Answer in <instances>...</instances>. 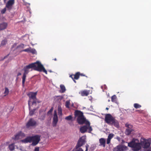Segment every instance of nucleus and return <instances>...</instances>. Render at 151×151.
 Returning a JSON list of instances; mask_svg holds the SVG:
<instances>
[{
	"instance_id": "5701e85b",
	"label": "nucleus",
	"mask_w": 151,
	"mask_h": 151,
	"mask_svg": "<svg viewBox=\"0 0 151 151\" xmlns=\"http://www.w3.org/2000/svg\"><path fill=\"white\" fill-rule=\"evenodd\" d=\"M30 52L32 53L33 54H37V51L36 50L34 49H32L31 47V49H30Z\"/></svg>"
},
{
	"instance_id": "37998d69",
	"label": "nucleus",
	"mask_w": 151,
	"mask_h": 151,
	"mask_svg": "<svg viewBox=\"0 0 151 151\" xmlns=\"http://www.w3.org/2000/svg\"><path fill=\"white\" fill-rule=\"evenodd\" d=\"M21 75V73H19L17 74V76H19V75Z\"/></svg>"
},
{
	"instance_id": "9b49d317",
	"label": "nucleus",
	"mask_w": 151,
	"mask_h": 151,
	"mask_svg": "<svg viewBox=\"0 0 151 151\" xmlns=\"http://www.w3.org/2000/svg\"><path fill=\"white\" fill-rule=\"evenodd\" d=\"M14 0H9L6 4V7L7 10H10L12 8V6L14 3Z\"/></svg>"
},
{
	"instance_id": "f03ea898",
	"label": "nucleus",
	"mask_w": 151,
	"mask_h": 151,
	"mask_svg": "<svg viewBox=\"0 0 151 151\" xmlns=\"http://www.w3.org/2000/svg\"><path fill=\"white\" fill-rule=\"evenodd\" d=\"M40 136L38 135L32 137H28L25 139L22 140L21 141L23 143H26L32 142V145L35 146L37 145L40 141Z\"/></svg>"
},
{
	"instance_id": "a878e982",
	"label": "nucleus",
	"mask_w": 151,
	"mask_h": 151,
	"mask_svg": "<svg viewBox=\"0 0 151 151\" xmlns=\"http://www.w3.org/2000/svg\"><path fill=\"white\" fill-rule=\"evenodd\" d=\"M9 93V91L8 89L7 88H5V91L4 92V94H5L4 96H6V95L8 94Z\"/></svg>"
},
{
	"instance_id": "1a4fd4ad",
	"label": "nucleus",
	"mask_w": 151,
	"mask_h": 151,
	"mask_svg": "<svg viewBox=\"0 0 151 151\" xmlns=\"http://www.w3.org/2000/svg\"><path fill=\"white\" fill-rule=\"evenodd\" d=\"M86 136H83L79 140L76 147H79L82 146L85 142Z\"/></svg>"
},
{
	"instance_id": "de8ad7c7",
	"label": "nucleus",
	"mask_w": 151,
	"mask_h": 151,
	"mask_svg": "<svg viewBox=\"0 0 151 151\" xmlns=\"http://www.w3.org/2000/svg\"><path fill=\"white\" fill-rule=\"evenodd\" d=\"M50 72H52V71L51 70H50L49 71Z\"/></svg>"
},
{
	"instance_id": "c756f323",
	"label": "nucleus",
	"mask_w": 151,
	"mask_h": 151,
	"mask_svg": "<svg viewBox=\"0 0 151 151\" xmlns=\"http://www.w3.org/2000/svg\"><path fill=\"white\" fill-rule=\"evenodd\" d=\"M134 107L136 109L139 108L141 107V106L138 104H134Z\"/></svg>"
},
{
	"instance_id": "4c0bfd02",
	"label": "nucleus",
	"mask_w": 151,
	"mask_h": 151,
	"mask_svg": "<svg viewBox=\"0 0 151 151\" xmlns=\"http://www.w3.org/2000/svg\"><path fill=\"white\" fill-rule=\"evenodd\" d=\"M53 110V108H52L50 110L48 111V114H51L52 112V111Z\"/></svg>"
},
{
	"instance_id": "412c9836",
	"label": "nucleus",
	"mask_w": 151,
	"mask_h": 151,
	"mask_svg": "<svg viewBox=\"0 0 151 151\" xmlns=\"http://www.w3.org/2000/svg\"><path fill=\"white\" fill-rule=\"evenodd\" d=\"M132 131V129H127L125 131V134L127 135H129Z\"/></svg>"
},
{
	"instance_id": "f3484780",
	"label": "nucleus",
	"mask_w": 151,
	"mask_h": 151,
	"mask_svg": "<svg viewBox=\"0 0 151 151\" xmlns=\"http://www.w3.org/2000/svg\"><path fill=\"white\" fill-rule=\"evenodd\" d=\"M89 147V146L87 144L86 146V150L85 151H88V148ZM76 150L75 151H83V149L81 148H79L78 147H76Z\"/></svg>"
},
{
	"instance_id": "cd10ccee",
	"label": "nucleus",
	"mask_w": 151,
	"mask_h": 151,
	"mask_svg": "<svg viewBox=\"0 0 151 151\" xmlns=\"http://www.w3.org/2000/svg\"><path fill=\"white\" fill-rule=\"evenodd\" d=\"M24 72L23 74L27 75L29 72V69L25 67L24 68Z\"/></svg>"
},
{
	"instance_id": "39448f33",
	"label": "nucleus",
	"mask_w": 151,
	"mask_h": 151,
	"mask_svg": "<svg viewBox=\"0 0 151 151\" xmlns=\"http://www.w3.org/2000/svg\"><path fill=\"white\" fill-rule=\"evenodd\" d=\"M75 115L76 117H77V121L80 124H86L87 122H89L87 121L83 117V113L79 111H76L75 112Z\"/></svg>"
},
{
	"instance_id": "e433bc0d",
	"label": "nucleus",
	"mask_w": 151,
	"mask_h": 151,
	"mask_svg": "<svg viewBox=\"0 0 151 151\" xmlns=\"http://www.w3.org/2000/svg\"><path fill=\"white\" fill-rule=\"evenodd\" d=\"M69 102L68 101H66V102L65 106L66 107L68 108L69 107Z\"/></svg>"
},
{
	"instance_id": "ea45409f",
	"label": "nucleus",
	"mask_w": 151,
	"mask_h": 151,
	"mask_svg": "<svg viewBox=\"0 0 151 151\" xmlns=\"http://www.w3.org/2000/svg\"><path fill=\"white\" fill-rule=\"evenodd\" d=\"M44 118H45V116H43L42 118H40V119L42 120H43L44 119Z\"/></svg>"
},
{
	"instance_id": "b1692460",
	"label": "nucleus",
	"mask_w": 151,
	"mask_h": 151,
	"mask_svg": "<svg viewBox=\"0 0 151 151\" xmlns=\"http://www.w3.org/2000/svg\"><path fill=\"white\" fill-rule=\"evenodd\" d=\"M79 73L78 72L76 73L75 75H74V79H78L79 78Z\"/></svg>"
},
{
	"instance_id": "8fccbe9b",
	"label": "nucleus",
	"mask_w": 151,
	"mask_h": 151,
	"mask_svg": "<svg viewBox=\"0 0 151 151\" xmlns=\"http://www.w3.org/2000/svg\"><path fill=\"white\" fill-rule=\"evenodd\" d=\"M108 101L109 102L110 101V100L109 99L108 100Z\"/></svg>"
},
{
	"instance_id": "f704fd0d",
	"label": "nucleus",
	"mask_w": 151,
	"mask_h": 151,
	"mask_svg": "<svg viewBox=\"0 0 151 151\" xmlns=\"http://www.w3.org/2000/svg\"><path fill=\"white\" fill-rule=\"evenodd\" d=\"M30 49H31V47H29V48L23 50L22 51L27 52H30Z\"/></svg>"
},
{
	"instance_id": "7c9ffc66",
	"label": "nucleus",
	"mask_w": 151,
	"mask_h": 151,
	"mask_svg": "<svg viewBox=\"0 0 151 151\" xmlns=\"http://www.w3.org/2000/svg\"><path fill=\"white\" fill-rule=\"evenodd\" d=\"M65 119L67 120H70L72 119V117L71 115H69L68 116H66L65 118Z\"/></svg>"
},
{
	"instance_id": "79ce46f5",
	"label": "nucleus",
	"mask_w": 151,
	"mask_h": 151,
	"mask_svg": "<svg viewBox=\"0 0 151 151\" xmlns=\"http://www.w3.org/2000/svg\"><path fill=\"white\" fill-rule=\"evenodd\" d=\"M73 76L74 75L70 76V77H71L73 79H74Z\"/></svg>"
},
{
	"instance_id": "2f4dec72",
	"label": "nucleus",
	"mask_w": 151,
	"mask_h": 151,
	"mask_svg": "<svg viewBox=\"0 0 151 151\" xmlns=\"http://www.w3.org/2000/svg\"><path fill=\"white\" fill-rule=\"evenodd\" d=\"M125 126L128 128L127 129H131L132 127V126L131 125L128 123H126L125 124Z\"/></svg>"
},
{
	"instance_id": "a19ab883",
	"label": "nucleus",
	"mask_w": 151,
	"mask_h": 151,
	"mask_svg": "<svg viewBox=\"0 0 151 151\" xmlns=\"http://www.w3.org/2000/svg\"><path fill=\"white\" fill-rule=\"evenodd\" d=\"M20 46L22 48L24 47V45L23 44H21L20 45Z\"/></svg>"
},
{
	"instance_id": "49530a36",
	"label": "nucleus",
	"mask_w": 151,
	"mask_h": 151,
	"mask_svg": "<svg viewBox=\"0 0 151 151\" xmlns=\"http://www.w3.org/2000/svg\"><path fill=\"white\" fill-rule=\"evenodd\" d=\"M108 109H109V108H108L107 107V108H106V110H108Z\"/></svg>"
},
{
	"instance_id": "2eb2a0df",
	"label": "nucleus",
	"mask_w": 151,
	"mask_h": 151,
	"mask_svg": "<svg viewBox=\"0 0 151 151\" xmlns=\"http://www.w3.org/2000/svg\"><path fill=\"white\" fill-rule=\"evenodd\" d=\"M79 93L82 96H87L89 93V91L84 90L81 91L79 92Z\"/></svg>"
},
{
	"instance_id": "0eeeda50",
	"label": "nucleus",
	"mask_w": 151,
	"mask_h": 151,
	"mask_svg": "<svg viewBox=\"0 0 151 151\" xmlns=\"http://www.w3.org/2000/svg\"><path fill=\"white\" fill-rule=\"evenodd\" d=\"M86 125L81 127L80 129V132L82 133H84L86 132L87 130L89 133H91L92 130V129L90 126V122H87L85 124Z\"/></svg>"
},
{
	"instance_id": "dca6fc26",
	"label": "nucleus",
	"mask_w": 151,
	"mask_h": 151,
	"mask_svg": "<svg viewBox=\"0 0 151 151\" xmlns=\"http://www.w3.org/2000/svg\"><path fill=\"white\" fill-rule=\"evenodd\" d=\"M119 151H126L128 149L127 147L123 145H119Z\"/></svg>"
},
{
	"instance_id": "f257e3e1",
	"label": "nucleus",
	"mask_w": 151,
	"mask_h": 151,
	"mask_svg": "<svg viewBox=\"0 0 151 151\" xmlns=\"http://www.w3.org/2000/svg\"><path fill=\"white\" fill-rule=\"evenodd\" d=\"M151 143L150 139H146L142 138L140 139V143L139 142L138 139H133L132 141L128 143V146L131 147L132 150L137 151L141 148V146L143 148H148L150 146Z\"/></svg>"
},
{
	"instance_id": "aec40b11",
	"label": "nucleus",
	"mask_w": 151,
	"mask_h": 151,
	"mask_svg": "<svg viewBox=\"0 0 151 151\" xmlns=\"http://www.w3.org/2000/svg\"><path fill=\"white\" fill-rule=\"evenodd\" d=\"M58 114L59 116H61L62 115V109L61 107L60 106H58Z\"/></svg>"
},
{
	"instance_id": "3c124183",
	"label": "nucleus",
	"mask_w": 151,
	"mask_h": 151,
	"mask_svg": "<svg viewBox=\"0 0 151 151\" xmlns=\"http://www.w3.org/2000/svg\"><path fill=\"white\" fill-rule=\"evenodd\" d=\"M32 46H33V45H33V44H32Z\"/></svg>"
},
{
	"instance_id": "ddd939ff",
	"label": "nucleus",
	"mask_w": 151,
	"mask_h": 151,
	"mask_svg": "<svg viewBox=\"0 0 151 151\" xmlns=\"http://www.w3.org/2000/svg\"><path fill=\"white\" fill-rule=\"evenodd\" d=\"M99 143H100V146H102L104 147L105 146L106 140L104 138H100L99 140Z\"/></svg>"
},
{
	"instance_id": "f8f14e48",
	"label": "nucleus",
	"mask_w": 151,
	"mask_h": 151,
	"mask_svg": "<svg viewBox=\"0 0 151 151\" xmlns=\"http://www.w3.org/2000/svg\"><path fill=\"white\" fill-rule=\"evenodd\" d=\"M7 24L6 22H3L0 24V30H3L6 29L7 26Z\"/></svg>"
},
{
	"instance_id": "7ed1b4c3",
	"label": "nucleus",
	"mask_w": 151,
	"mask_h": 151,
	"mask_svg": "<svg viewBox=\"0 0 151 151\" xmlns=\"http://www.w3.org/2000/svg\"><path fill=\"white\" fill-rule=\"evenodd\" d=\"M25 67L28 69L32 68H35V70L39 71H43L46 74H47V70L39 61H37L35 63L30 64Z\"/></svg>"
},
{
	"instance_id": "a211bd4d",
	"label": "nucleus",
	"mask_w": 151,
	"mask_h": 151,
	"mask_svg": "<svg viewBox=\"0 0 151 151\" xmlns=\"http://www.w3.org/2000/svg\"><path fill=\"white\" fill-rule=\"evenodd\" d=\"M23 134L22 132H20L18 134L15 135L14 138H13L15 140L18 139L19 138H21L20 136L21 135H22Z\"/></svg>"
},
{
	"instance_id": "bb28decb",
	"label": "nucleus",
	"mask_w": 151,
	"mask_h": 151,
	"mask_svg": "<svg viewBox=\"0 0 151 151\" xmlns=\"http://www.w3.org/2000/svg\"><path fill=\"white\" fill-rule=\"evenodd\" d=\"M116 98V97L115 95L112 96L111 97V101L113 102H115Z\"/></svg>"
},
{
	"instance_id": "a18cd8bd",
	"label": "nucleus",
	"mask_w": 151,
	"mask_h": 151,
	"mask_svg": "<svg viewBox=\"0 0 151 151\" xmlns=\"http://www.w3.org/2000/svg\"><path fill=\"white\" fill-rule=\"evenodd\" d=\"M7 0H4V2L5 3Z\"/></svg>"
},
{
	"instance_id": "4be33fe9",
	"label": "nucleus",
	"mask_w": 151,
	"mask_h": 151,
	"mask_svg": "<svg viewBox=\"0 0 151 151\" xmlns=\"http://www.w3.org/2000/svg\"><path fill=\"white\" fill-rule=\"evenodd\" d=\"M26 75L23 74L22 78V83L23 85H24V83L25 82V79L26 77Z\"/></svg>"
},
{
	"instance_id": "6ab92c4d",
	"label": "nucleus",
	"mask_w": 151,
	"mask_h": 151,
	"mask_svg": "<svg viewBox=\"0 0 151 151\" xmlns=\"http://www.w3.org/2000/svg\"><path fill=\"white\" fill-rule=\"evenodd\" d=\"M60 87L61 89L60 92L62 93H64L66 90L64 86L63 85H61L60 86Z\"/></svg>"
},
{
	"instance_id": "c85d7f7f",
	"label": "nucleus",
	"mask_w": 151,
	"mask_h": 151,
	"mask_svg": "<svg viewBox=\"0 0 151 151\" xmlns=\"http://www.w3.org/2000/svg\"><path fill=\"white\" fill-rule=\"evenodd\" d=\"M30 109H29V110H30L29 114L31 115H32L34 114V112L36 110V109H33L31 111V110H30V109L31 108L30 106Z\"/></svg>"
},
{
	"instance_id": "c9c22d12",
	"label": "nucleus",
	"mask_w": 151,
	"mask_h": 151,
	"mask_svg": "<svg viewBox=\"0 0 151 151\" xmlns=\"http://www.w3.org/2000/svg\"><path fill=\"white\" fill-rule=\"evenodd\" d=\"M6 42H7L6 40H4L2 41L1 43V45H4L6 44Z\"/></svg>"
},
{
	"instance_id": "58836bf2",
	"label": "nucleus",
	"mask_w": 151,
	"mask_h": 151,
	"mask_svg": "<svg viewBox=\"0 0 151 151\" xmlns=\"http://www.w3.org/2000/svg\"><path fill=\"white\" fill-rule=\"evenodd\" d=\"M35 151H39V148L37 147L35 149Z\"/></svg>"
},
{
	"instance_id": "c03bdc74",
	"label": "nucleus",
	"mask_w": 151,
	"mask_h": 151,
	"mask_svg": "<svg viewBox=\"0 0 151 151\" xmlns=\"http://www.w3.org/2000/svg\"><path fill=\"white\" fill-rule=\"evenodd\" d=\"M73 80L75 83H76V81L74 80V79H73Z\"/></svg>"
},
{
	"instance_id": "393cba45",
	"label": "nucleus",
	"mask_w": 151,
	"mask_h": 151,
	"mask_svg": "<svg viewBox=\"0 0 151 151\" xmlns=\"http://www.w3.org/2000/svg\"><path fill=\"white\" fill-rule=\"evenodd\" d=\"M9 148L10 150H13L14 149V144H12L9 146Z\"/></svg>"
},
{
	"instance_id": "9d476101",
	"label": "nucleus",
	"mask_w": 151,
	"mask_h": 151,
	"mask_svg": "<svg viewBox=\"0 0 151 151\" xmlns=\"http://www.w3.org/2000/svg\"><path fill=\"white\" fill-rule=\"evenodd\" d=\"M58 121V116L57 115L56 111L55 110L54 111V114L53 118V121L52 122L53 127H55L56 126Z\"/></svg>"
},
{
	"instance_id": "423d86ee",
	"label": "nucleus",
	"mask_w": 151,
	"mask_h": 151,
	"mask_svg": "<svg viewBox=\"0 0 151 151\" xmlns=\"http://www.w3.org/2000/svg\"><path fill=\"white\" fill-rule=\"evenodd\" d=\"M37 92H30L28 94V95L29 97V100L28 101V105L29 109L30 108V102L32 101V105L33 107H35L36 105L37 99L36 95Z\"/></svg>"
},
{
	"instance_id": "4468645a",
	"label": "nucleus",
	"mask_w": 151,
	"mask_h": 151,
	"mask_svg": "<svg viewBox=\"0 0 151 151\" xmlns=\"http://www.w3.org/2000/svg\"><path fill=\"white\" fill-rule=\"evenodd\" d=\"M114 136V134L112 133H111L109 134L106 142L107 144L110 143L111 139Z\"/></svg>"
},
{
	"instance_id": "473e14b6",
	"label": "nucleus",
	"mask_w": 151,
	"mask_h": 151,
	"mask_svg": "<svg viewBox=\"0 0 151 151\" xmlns=\"http://www.w3.org/2000/svg\"><path fill=\"white\" fill-rule=\"evenodd\" d=\"M114 151H119V145L117 146L114 149Z\"/></svg>"
},
{
	"instance_id": "09e8293b",
	"label": "nucleus",
	"mask_w": 151,
	"mask_h": 151,
	"mask_svg": "<svg viewBox=\"0 0 151 151\" xmlns=\"http://www.w3.org/2000/svg\"><path fill=\"white\" fill-rule=\"evenodd\" d=\"M57 60V59H56V58H55V59H54V60Z\"/></svg>"
},
{
	"instance_id": "6e6552de",
	"label": "nucleus",
	"mask_w": 151,
	"mask_h": 151,
	"mask_svg": "<svg viewBox=\"0 0 151 151\" xmlns=\"http://www.w3.org/2000/svg\"><path fill=\"white\" fill-rule=\"evenodd\" d=\"M36 124V122L33 119H30L27 123L26 126L27 128H30L35 126Z\"/></svg>"
},
{
	"instance_id": "72a5a7b5",
	"label": "nucleus",
	"mask_w": 151,
	"mask_h": 151,
	"mask_svg": "<svg viewBox=\"0 0 151 151\" xmlns=\"http://www.w3.org/2000/svg\"><path fill=\"white\" fill-rule=\"evenodd\" d=\"M6 7H5V8H4L2 10H1V13L2 14H4V13H5L6 11Z\"/></svg>"
},
{
	"instance_id": "20e7f679",
	"label": "nucleus",
	"mask_w": 151,
	"mask_h": 151,
	"mask_svg": "<svg viewBox=\"0 0 151 151\" xmlns=\"http://www.w3.org/2000/svg\"><path fill=\"white\" fill-rule=\"evenodd\" d=\"M106 122L109 124L114 125L116 127H119V123L110 114H107L106 115L105 118Z\"/></svg>"
}]
</instances>
